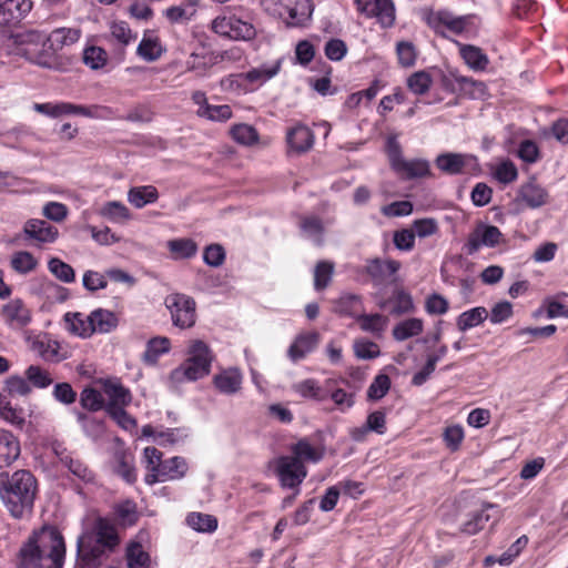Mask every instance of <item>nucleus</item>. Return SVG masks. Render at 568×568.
Segmentation results:
<instances>
[{"label": "nucleus", "instance_id": "a19ab883", "mask_svg": "<svg viewBox=\"0 0 568 568\" xmlns=\"http://www.w3.org/2000/svg\"><path fill=\"white\" fill-rule=\"evenodd\" d=\"M469 156L459 153H444L437 156V168L450 175L459 174L464 171Z\"/></svg>", "mask_w": 568, "mask_h": 568}, {"label": "nucleus", "instance_id": "13d9d810", "mask_svg": "<svg viewBox=\"0 0 568 568\" xmlns=\"http://www.w3.org/2000/svg\"><path fill=\"white\" fill-rule=\"evenodd\" d=\"M568 296L567 293L562 292L556 296L547 297L542 306L546 310L548 318L565 317L568 318V306L562 303V298Z\"/></svg>", "mask_w": 568, "mask_h": 568}, {"label": "nucleus", "instance_id": "338daca9", "mask_svg": "<svg viewBox=\"0 0 568 568\" xmlns=\"http://www.w3.org/2000/svg\"><path fill=\"white\" fill-rule=\"evenodd\" d=\"M221 88L223 91L246 93L251 92L247 81L245 80L244 72L237 74H230L221 80Z\"/></svg>", "mask_w": 568, "mask_h": 568}, {"label": "nucleus", "instance_id": "e2e57ef3", "mask_svg": "<svg viewBox=\"0 0 568 568\" xmlns=\"http://www.w3.org/2000/svg\"><path fill=\"white\" fill-rule=\"evenodd\" d=\"M433 83L432 77L426 71L414 72L407 79L408 89L417 95L425 94Z\"/></svg>", "mask_w": 568, "mask_h": 568}, {"label": "nucleus", "instance_id": "37998d69", "mask_svg": "<svg viewBox=\"0 0 568 568\" xmlns=\"http://www.w3.org/2000/svg\"><path fill=\"white\" fill-rule=\"evenodd\" d=\"M126 562L129 568H149L151 558L140 541L131 540L126 546Z\"/></svg>", "mask_w": 568, "mask_h": 568}, {"label": "nucleus", "instance_id": "423d86ee", "mask_svg": "<svg viewBox=\"0 0 568 568\" xmlns=\"http://www.w3.org/2000/svg\"><path fill=\"white\" fill-rule=\"evenodd\" d=\"M19 54L31 63L42 68H54L57 64L55 52L50 49L48 39L44 41L38 32H28L22 36Z\"/></svg>", "mask_w": 568, "mask_h": 568}, {"label": "nucleus", "instance_id": "9b49d317", "mask_svg": "<svg viewBox=\"0 0 568 568\" xmlns=\"http://www.w3.org/2000/svg\"><path fill=\"white\" fill-rule=\"evenodd\" d=\"M112 550L93 541L91 535H81L77 542L78 564L81 568H99Z\"/></svg>", "mask_w": 568, "mask_h": 568}, {"label": "nucleus", "instance_id": "f03ea898", "mask_svg": "<svg viewBox=\"0 0 568 568\" xmlns=\"http://www.w3.org/2000/svg\"><path fill=\"white\" fill-rule=\"evenodd\" d=\"M37 491L38 480L30 470L0 473V498L14 518H21L31 511Z\"/></svg>", "mask_w": 568, "mask_h": 568}, {"label": "nucleus", "instance_id": "20e7f679", "mask_svg": "<svg viewBox=\"0 0 568 568\" xmlns=\"http://www.w3.org/2000/svg\"><path fill=\"white\" fill-rule=\"evenodd\" d=\"M33 110L45 116L57 119L65 115H80L89 119L109 120L113 116V111L104 105H82L70 102H45L34 103Z\"/></svg>", "mask_w": 568, "mask_h": 568}, {"label": "nucleus", "instance_id": "7ed1b4c3", "mask_svg": "<svg viewBox=\"0 0 568 568\" xmlns=\"http://www.w3.org/2000/svg\"><path fill=\"white\" fill-rule=\"evenodd\" d=\"M214 355L206 343L201 339L190 342L186 358L169 375L171 386H178L187 382H195L211 372Z\"/></svg>", "mask_w": 568, "mask_h": 568}, {"label": "nucleus", "instance_id": "a878e982", "mask_svg": "<svg viewBox=\"0 0 568 568\" xmlns=\"http://www.w3.org/2000/svg\"><path fill=\"white\" fill-rule=\"evenodd\" d=\"M286 140L292 151L303 153L313 146L314 134L308 126L297 124L287 131Z\"/></svg>", "mask_w": 568, "mask_h": 568}, {"label": "nucleus", "instance_id": "09e8293b", "mask_svg": "<svg viewBox=\"0 0 568 568\" xmlns=\"http://www.w3.org/2000/svg\"><path fill=\"white\" fill-rule=\"evenodd\" d=\"M100 215L112 223L122 224L131 219L129 209L119 201H110L100 209Z\"/></svg>", "mask_w": 568, "mask_h": 568}, {"label": "nucleus", "instance_id": "a211bd4d", "mask_svg": "<svg viewBox=\"0 0 568 568\" xmlns=\"http://www.w3.org/2000/svg\"><path fill=\"white\" fill-rule=\"evenodd\" d=\"M282 59H275L244 72L245 80L251 88V92L275 78L282 69Z\"/></svg>", "mask_w": 568, "mask_h": 568}, {"label": "nucleus", "instance_id": "72a5a7b5", "mask_svg": "<svg viewBox=\"0 0 568 568\" xmlns=\"http://www.w3.org/2000/svg\"><path fill=\"white\" fill-rule=\"evenodd\" d=\"M34 345L44 361L58 363L68 357V351L55 339L44 337L38 339Z\"/></svg>", "mask_w": 568, "mask_h": 568}, {"label": "nucleus", "instance_id": "393cba45", "mask_svg": "<svg viewBox=\"0 0 568 568\" xmlns=\"http://www.w3.org/2000/svg\"><path fill=\"white\" fill-rule=\"evenodd\" d=\"M20 453L19 439L11 432L0 428V468L12 465Z\"/></svg>", "mask_w": 568, "mask_h": 568}, {"label": "nucleus", "instance_id": "f257e3e1", "mask_svg": "<svg viewBox=\"0 0 568 568\" xmlns=\"http://www.w3.org/2000/svg\"><path fill=\"white\" fill-rule=\"evenodd\" d=\"M64 559L62 534L53 526H43L22 544L17 568H63Z\"/></svg>", "mask_w": 568, "mask_h": 568}, {"label": "nucleus", "instance_id": "aec40b11", "mask_svg": "<svg viewBox=\"0 0 568 568\" xmlns=\"http://www.w3.org/2000/svg\"><path fill=\"white\" fill-rule=\"evenodd\" d=\"M321 336L317 332H306L297 335L287 349L288 358L296 363L314 352L320 344Z\"/></svg>", "mask_w": 568, "mask_h": 568}, {"label": "nucleus", "instance_id": "79ce46f5", "mask_svg": "<svg viewBox=\"0 0 568 568\" xmlns=\"http://www.w3.org/2000/svg\"><path fill=\"white\" fill-rule=\"evenodd\" d=\"M158 197L159 192L153 185L134 186L128 192V201L136 209L154 203Z\"/></svg>", "mask_w": 568, "mask_h": 568}, {"label": "nucleus", "instance_id": "e433bc0d", "mask_svg": "<svg viewBox=\"0 0 568 568\" xmlns=\"http://www.w3.org/2000/svg\"><path fill=\"white\" fill-rule=\"evenodd\" d=\"M171 349V341L164 336H156L148 341L142 359L146 365H155L160 356Z\"/></svg>", "mask_w": 568, "mask_h": 568}, {"label": "nucleus", "instance_id": "ddd939ff", "mask_svg": "<svg viewBox=\"0 0 568 568\" xmlns=\"http://www.w3.org/2000/svg\"><path fill=\"white\" fill-rule=\"evenodd\" d=\"M356 9L367 18H376L382 28L395 22V6L392 0H353Z\"/></svg>", "mask_w": 568, "mask_h": 568}, {"label": "nucleus", "instance_id": "603ef678", "mask_svg": "<svg viewBox=\"0 0 568 568\" xmlns=\"http://www.w3.org/2000/svg\"><path fill=\"white\" fill-rule=\"evenodd\" d=\"M136 52L145 61H155L161 57L162 47L156 37L144 36L138 45Z\"/></svg>", "mask_w": 568, "mask_h": 568}, {"label": "nucleus", "instance_id": "bb28decb", "mask_svg": "<svg viewBox=\"0 0 568 568\" xmlns=\"http://www.w3.org/2000/svg\"><path fill=\"white\" fill-rule=\"evenodd\" d=\"M518 199L528 207L537 209L547 203L548 192L535 181H529L520 186Z\"/></svg>", "mask_w": 568, "mask_h": 568}, {"label": "nucleus", "instance_id": "4be33fe9", "mask_svg": "<svg viewBox=\"0 0 568 568\" xmlns=\"http://www.w3.org/2000/svg\"><path fill=\"white\" fill-rule=\"evenodd\" d=\"M497 519V507L491 504L486 505L483 507V509L471 514L470 518L463 524L462 531L467 535H475L483 530L489 521H491V525H494Z\"/></svg>", "mask_w": 568, "mask_h": 568}, {"label": "nucleus", "instance_id": "2eb2a0df", "mask_svg": "<svg viewBox=\"0 0 568 568\" xmlns=\"http://www.w3.org/2000/svg\"><path fill=\"white\" fill-rule=\"evenodd\" d=\"M187 468L185 458L174 456L163 460L159 473L146 474L144 481L148 485H153L159 481L179 480L185 476Z\"/></svg>", "mask_w": 568, "mask_h": 568}, {"label": "nucleus", "instance_id": "6ab92c4d", "mask_svg": "<svg viewBox=\"0 0 568 568\" xmlns=\"http://www.w3.org/2000/svg\"><path fill=\"white\" fill-rule=\"evenodd\" d=\"M32 8L31 0H0V23H18L29 14Z\"/></svg>", "mask_w": 568, "mask_h": 568}, {"label": "nucleus", "instance_id": "ea45409f", "mask_svg": "<svg viewBox=\"0 0 568 568\" xmlns=\"http://www.w3.org/2000/svg\"><path fill=\"white\" fill-rule=\"evenodd\" d=\"M362 331L381 337L388 325V317L382 314H359L356 316Z\"/></svg>", "mask_w": 568, "mask_h": 568}, {"label": "nucleus", "instance_id": "680f3d73", "mask_svg": "<svg viewBox=\"0 0 568 568\" xmlns=\"http://www.w3.org/2000/svg\"><path fill=\"white\" fill-rule=\"evenodd\" d=\"M11 267L20 274H28L32 272L37 265L38 261L36 257L27 251H20L12 255L11 257Z\"/></svg>", "mask_w": 568, "mask_h": 568}, {"label": "nucleus", "instance_id": "1a4fd4ad", "mask_svg": "<svg viewBox=\"0 0 568 568\" xmlns=\"http://www.w3.org/2000/svg\"><path fill=\"white\" fill-rule=\"evenodd\" d=\"M165 306L170 311L174 326L184 329L195 324V302L192 297L185 294L173 293L165 297Z\"/></svg>", "mask_w": 568, "mask_h": 568}, {"label": "nucleus", "instance_id": "864d4df0", "mask_svg": "<svg viewBox=\"0 0 568 568\" xmlns=\"http://www.w3.org/2000/svg\"><path fill=\"white\" fill-rule=\"evenodd\" d=\"M114 513L119 524L125 527L133 526L139 519L136 505L134 501L129 499L116 504Z\"/></svg>", "mask_w": 568, "mask_h": 568}, {"label": "nucleus", "instance_id": "7c9ffc66", "mask_svg": "<svg viewBox=\"0 0 568 568\" xmlns=\"http://www.w3.org/2000/svg\"><path fill=\"white\" fill-rule=\"evenodd\" d=\"M301 235L313 244L321 246L324 243L325 225L323 221L315 215H306L300 220Z\"/></svg>", "mask_w": 568, "mask_h": 568}, {"label": "nucleus", "instance_id": "473e14b6", "mask_svg": "<svg viewBox=\"0 0 568 568\" xmlns=\"http://www.w3.org/2000/svg\"><path fill=\"white\" fill-rule=\"evenodd\" d=\"M0 418L14 428L22 429L27 424V414L22 407L13 405L7 397L0 396Z\"/></svg>", "mask_w": 568, "mask_h": 568}, {"label": "nucleus", "instance_id": "a18cd8bd", "mask_svg": "<svg viewBox=\"0 0 568 568\" xmlns=\"http://www.w3.org/2000/svg\"><path fill=\"white\" fill-rule=\"evenodd\" d=\"M166 247L174 260L191 258L197 253V244L186 237L170 240Z\"/></svg>", "mask_w": 568, "mask_h": 568}, {"label": "nucleus", "instance_id": "0e129e2a", "mask_svg": "<svg viewBox=\"0 0 568 568\" xmlns=\"http://www.w3.org/2000/svg\"><path fill=\"white\" fill-rule=\"evenodd\" d=\"M24 374L28 383L37 388H47L53 382L49 372L37 365H30Z\"/></svg>", "mask_w": 568, "mask_h": 568}, {"label": "nucleus", "instance_id": "4c0bfd02", "mask_svg": "<svg viewBox=\"0 0 568 568\" xmlns=\"http://www.w3.org/2000/svg\"><path fill=\"white\" fill-rule=\"evenodd\" d=\"M91 323L94 333L105 334L116 328L119 318L115 313L104 310L97 308L91 312Z\"/></svg>", "mask_w": 568, "mask_h": 568}, {"label": "nucleus", "instance_id": "4468645a", "mask_svg": "<svg viewBox=\"0 0 568 568\" xmlns=\"http://www.w3.org/2000/svg\"><path fill=\"white\" fill-rule=\"evenodd\" d=\"M49 450L58 459L60 465L67 468L74 477L84 483H91L94 478L93 473L81 460L73 457V454L58 440L50 443Z\"/></svg>", "mask_w": 568, "mask_h": 568}, {"label": "nucleus", "instance_id": "b1692460", "mask_svg": "<svg viewBox=\"0 0 568 568\" xmlns=\"http://www.w3.org/2000/svg\"><path fill=\"white\" fill-rule=\"evenodd\" d=\"M365 268L374 282L383 283L397 273L400 268V263L396 260L376 257L368 260Z\"/></svg>", "mask_w": 568, "mask_h": 568}, {"label": "nucleus", "instance_id": "c85d7f7f", "mask_svg": "<svg viewBox=\"0 0 568 568\" xmlns=\"http://www.w3.org/2000/svg\"><path fill=\"white\" fill-rule=\"evenodd\" d=\"M459 49V54L466 65L474 71H484L489 64L487 54L479 48L473 44H464L456 41Z\"/></svg>", "mask_w": 568, "mask_h": 568}, {"label": "nucleus", "instance_id": "f3484780", "mask_svg": "<svg viewBox=\"0 0 568 568\" xmlns=\"http://www.w3.org/2000/svg\"><path fill=\"white\" fill-rule=\"evenodd\" d=\"M243 373L237 367H227L220 369L212 378L215 389L226 396H232L241 392L243 385Z\"/></svg>", "mask_w": 568, "mask_h": 568}, {"label": "nucleus", "instance_id": "c9c22d12", "mask_svg": "<svg viewBox=\"0 0 568 568\" xmlns=\"http://www.w3.org/2000/svg\"><path fill=\"white\" fill-rule=\"evenodd\" d=\"M67 329L80 337H90L94 333L92 328L91 315L85 316L82 313H67L64 315Z\"/></svg>", "mask_w": 568, "mask_h": 568}, {"label": "nucleus", "instance_id": "c756f323", "mask_svg": "<svg viewBox=\"0 0 568 568\" xmlns=\"http://www.w3.org/2000/svg\"><path fill=\"white\" fill-rule=\"evenodd\" d=\"M83 535H91L93 541L113 550L119 544V536L115 527L106 519L99 518L94 525L92 532H84Z\"/></svg>", "mask_w": 568, "mask_h": 568}, {"label": "nucleus", "instance_id": "bf43d9fd", "mask_svg": "<svg viewBox=\"0 0 568 568\" xmlns=\"http://www.w3.org/2000/svg\"><path fill=\"white\" fill-rule=\"evenodd\" d=\"M48 268L55 278L63 283H72L75 280L73 267L58 257L49 260Z\"/></svg>", "mask_w": 568, "mask_h": 568}, {"label": "nucleus", "instance_id": "de8ad7c7", "mask_svg": "<svg viewBox=\"0 0 568 568\" xmlns=\"http://www.w3.org/2000/svg\"><path fill=\"white\" fill-rule=\"evenodd\" d=\"M30 393L31 386L27 378H23L19 375H12L4 381L0 396H4L8 400H11V397L27 396Z\"/></svg>", "mask_w": 568, "mask_h": 568}, {"label": "nucleus", "instance_id": "58836bf2", "mask_svg": "<svg viewBox=\"0 0 568 568\" xmlns=\"http://www.w3.org/2000/svg\"><path fill=\"white\" fill-rule=\"evenodd\" d=\"M488 318V311L484 306H477L460 313L456 320V326L460 332H467L477 327Z\"/></svg>", "mask_w": 568, "mask_h": 568}, {"label": "nucleus", "instance_id": "412c9836", "mask_svg": "<svg viewBox=\"0 0 568 568\" xmlns=\"http://www.w3.org/2000/svg\"><path fill=\"white\" fill-rule=\"evenodd\" d=\"M23 232L27 240H33L38 243H53L59 231L49 222L39 219H31L26 222Z\"/></svg>", "mask_w": 568, "mask_h": 568}, {"label": "nucleus", "instance_id": "774afa93", "mask_svg": "<svg viewBox=\"0 0 568 568\" xmlns=\"http://www.w3.org/2000/svg\"><path fill=\"white\" fill-rule=\"evenodd\" d=\"M396 53L398 62L402 67L409 68L416 62L417 51L415 45L409 41H399L396 44Z\"/></svg>", "mask_w": 568, "mask_h": 568}, {"label": "nucleus", "instance_id": "4d7b16f0", "mask_svg": "<svg viewBox=\"0 0 568 568\" xmlns=\"http://www.w3.org/2000/svg\"><path fill=\"white\" fill-rule=\"evenodd\" d=\"M292 452L294 454V458H297L302 463L304 460L317 463L322 459L323 454L320 449L311 445L307 440L302 439L297 442L293 447Z\"/></svg>", "mask_w": 568, "mask_h": 568}, {"label": "nucleus", "instance_id": "052dcab7", "mask_svg": "<svg viewBox=\"0 0 568 568\" xmlns=\"http://www.w3.org/2000/svg\"><path fill=\"white\" fill-rule=\"evenodd\" d=\"M197 114L201 118H205L211 121L223 122L231 119L232 110L231 106L227 104L212 105L209 103H204V105H201V108H199Z\"/></svg>", "mask_w": 568, "mask_h": 568}, {"label": "nucleus", "instance_id": "3c124183", "mask_svg": "<svg viewBox=\"0 0 568 568\" xmlns=\"http://www.w3.org/2000/svg\"><path fill=\"white\" fill-rule=\"evenodd\" d=\"M334 311L341 315L356 318L361 311V297L355 294H343L338 300H336Z\"/></svg>", "mask_w": 568, "mask_h": 568}, {"label": "nucleus", "instance_id": "f704fd0d", "mask_svg": "<svg viewBox=\"0 0 568 568\" xmlns=\"http://www.w3.org/2000/svg\"><path fill=\"white\" fill-rule=\"evenodd\" d=\"M81 37L79 28H57L48 36V44L52 51L75 43Z\"/></svg>", "mask_w": 568, "mask_h": 568}, {"label": "nucleus", "instance_id": "c03bdc74", "mask_svg": "<svg viewBox=\"0 0 568 568\" xmlns=\"http://www.w3.org/2000/svg\"><path fill=\"white\" fill-rule=\"evenodd\" d=\"M424 331V322L417 317H410L397 323L393 328V337L403 342L419 335Z\"/></svg>", "mask_w": 568, "mask_h": 568}, {"label": "nucleus", "instance_id": "6e6552de", "mask_svg": "<svg viewBox=\"0 0 568 568\" xmlns=\"http://www.w3.org/2000/svg\"><path fill=\"white\" fill-rule=\"evenodd\" d=\"M470 20V16H455L448 10L429 11L425 14L427 26L444 37L446 31L463 34L467 31Z\"/></svg>", "mask_w": 568, "mask_h": 568}, {"label": "nucleus", "instance_id": "2f4dec72", "mask_svg": "<svg viewBox=\"0 0 568 568\" xmlns=\"http://www.w3.org/2000/svg\"><path fill=\"white\" fill-rule=\"evenodd\" d=\"M103 390L108 398V403L105 405L106 413L111 407L120 408L131 403L132 397L130 390L118 382L108 381L104 384Z\"/></svg>", "mask_w": 568, "mask_h": 568}, {"label": "nucleus", "instance_id": "8fccbe9b", "mask_svg": "<svg viewBox=\"0 0 568 568\" xmlns=\"http://www.w3.org/2000/svg\"><path fill=\"white\" fill-rule=\"evenodd\" d=\"M186 524L199 532H213L217 528V519L213 515L203 513L189 514Z\"/></svg>", "mask_w": 568, "mask_h": 568}, {"label": "nucleus", "instance_id": "cd10ccee", "mask_svg": "<svg viewBox=\"0 0 568 568\" xmlns=\"http://www.w3.org/2000/svg\"><path fill=\"white\" fill-rule=\"evenodd\" d=\"M133 455L124 449H118L113 454V470L128 484L136 480V470L133 465Z\"/></svg>", "mask_w": 568, "mask_h": 568}, {"label": "nucleus", "instance_id": "9d476101", "mask_svg": "<svg viewBox=\"0 0 568 568\" xmlns=\"http://www.w3.org/2000/svg\"><path fill=\"white\" fill-rule=\"evenodd\" d=\"M272 466L284 488H298L307 475L304 464L291 456L274 459Z\"/></svg>", "mask_w": 568, "mask_h": 568}, {"label": "nucleus", "instance_id": "6e6d98bb", "mask_svg": "<svg viewBox=\"0 0 568 568\" xmlns=\"http://www.w3.org/2000/svg\"><path fill=\"white\" fill-rule=\"evenodd\" d=\"M493 176L501 184H509L517 180L518 170L511 160L505 159L494 166Z\"/></svg>", "mask_w": 568, "mask_h": 568}, {"label": "nucleus", "instance_id": "0eeeda50", "mask_svg": "<svg viewBox=\"0 0 568 568\" xmlns=\"http://www.w3.org/2000/svg\"><path fill=\"white\" fill-rule=\"evenodd\" d=\"M214 33L235 41H250L256 36L255 27L236 16H217L211 23Z\"/></svg>", "mask_w": 568, "mask_h": 568}, {"label": "nucleus", "instance_id": "5701e85b", "mask_svg": "<svg viewBox=\"0 0 568 568\" xmlns=\"http://www.w3.org/2000/svg\"><path fill=\"white\" fill-rule=\"evenodd\" d=\"M314 11L312 0H294L286 7L287 18L284 22L290 28L304 27L311 21Z\"/></svg>", "mask_w": 568, "mask_h": 568}, {"label": "nucleus", "instance_id": "39448f33", "mask_svg": "<svg viewBox=\"0 0 568 568\" xmlns=\"http://www.w3.org/2000/svg\"><path fill=\"white\" fill-rule=\"evenodd\" d=\"M386 152L392 169L403 179L412 180L430 174L429 163L424 159L406 160L402 154L400 145L395 136L386 142Z\"/></svg>", "mask_w": 568, "mask_h": 568}, {"label": "nucleus", "instance_id": "5fc2aeb1", "mask_svg": "<svg viewBox=\"0 0 568 568\" xmlns=\"http://www.w3.org/2000/svg\"><path fill=\"white\" fill-rule=\"evenodd\" d=\"M231 135L237 143L245 146H252L258 141V133L255 128L246 123L233 125Z\"/></svg>", "mask_w": 568, "mask_h": 568}, {"label": "nucleus", "instance_id": "dca6fc26", "mask_svg": "<svg viewBox=\"0 0 568 568\" xmlns=\"http://www.w3.org/2000/svg\"><path fill=\"white\" fill-rule=\"evenodd\" d=\"M0 314L3 322L12 329H21L32 320L31 311L20 298H13L4 304Z\"/></svg>", "mask_w": 568, "mask_h": 568}, {"label": "nucleus", "instance_id": "f8f14e48", "mask_svg": "<svg viewBox=\"0 0 568 568\" xmlns=\"http://www.w3.org/2000/svg\"><path fill=\"white\" fill-rule=\"evenodd\" d=\"M501 242H504V234L497 226L479 222L468 235L465 250L469 255H473L481 247L493 248Z\"/></svg>", "mask_w": 568, "mask_h": 568}, {"label": "nucleus", "instance_id": "69168bd1", "mask_svg": "<svg viewBox=\"0 0 568 568\" xmlns=\"http://www.w3.org/2000/svg\"><path fill=\"white\" fill-rule=\"evenodd\" d=\"M390 388V378L386 374H378L367 389V397L371 400L383 398Z\"/></svg>", "mask_w": 568, "mask_h": 568}, {"label": "nucleus", "instance_id": "49530a36", "mask_svg": "<svg viewBox=\"0 0 568 568\" xmlns=\"http://www.w3.org/2000/svg\"><path fill=\"white\" fill-rule=\"evenodd\" d=\"M292 389L303 398H310L323 402L327 398V393L321 387L314 378H307L293 384Z\"/></svg>", "mask_w": 568, "mask_h": 568}]
</instances>
